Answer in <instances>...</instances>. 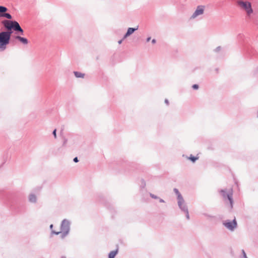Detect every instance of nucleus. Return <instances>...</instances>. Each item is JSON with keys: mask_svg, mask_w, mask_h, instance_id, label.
Returning <instances> with one entry per match:
<instances>
[{"mask_svg": "<svg viewBox=\"0 0 258 258\" xmlns=\"http://www.w3.org/2000/svg\"><path fill=\"white\" fill-rule=\"evenodd\" d=\"M257 117H258V110H257Z\"/></svg>", "mask_w": 258, "mask_h": 258, "instance_id": "nucleus-39", "label": "nucleus"}, {"mask_svg": "<svg viewBox=\"0 0 258 258\" xmlns=\"http://www.w3.org/2000/svg\"><path fill=\"white\" fill-rule=\"evenodd\" d=\"M253 75L256 77H258V67H256L254 70Z\"/></svg>", "mask_w": 258, "mask_h": 258, "instance_id": "nucleus-21", "label": "nucleus"}, {"mask_svg": "<svg viewBox=\"0 0 258 258\" xmlns=\"http://www.w3.org/2000/svg\"><path fill=\"white\" fill-rule=\"evenodd\" d=\"M74 73L75 77L78 78H83L85 76L84 74L80 72L75 71V72H74Z\"/></svg>", "mask_w": 258, "mask_h": 258, "instance_id": "nucleus-16", "label": "nucleus"}, {"mask_svg": "<svg viewBox=\"0 0 258 258\" xmlns=\"http://www.w3.org/2000/svg\"><path fill=\"white\" fill-rule=\"evenodd\" d=\"M67 142H68V139H66V138H63V143H62V146L63 147H66V145H67Z\"/></svg>", "mask_w": 258, "mask_h": 258, "instance_id": "nucleus-25", "label": "nucleus"}, {"mask_svg": "<svg viewBox=\"0 0 258 258\" xmlns=\"http://www.w3.org/2000/svg\"><path fill=\"white\" fill-rule=\"evenodd\" d=\"M73 161L75 163L78 162L79 159H78V157H75L73 159Z\"/></svg>", "mask_w": 258, "mask_h": 258, "instance_id": "nucleus-30", "label": "nucleus"}, {"mask_svg": "<svg viewBox=\"0 0 258 258\" xmlns=\"http://www.w3.org/2000/svg\"><path fill=\"white\" fill-rule=\"evenodd\" d=\"M219 192L225 201L228 200L229 202L230 208L232 209L233 205L232 189H230L228 191L227 189H221Z\"/></svg>", "mask_w": 258, "mask_h": 258, "instance_id": "nucleus-2", "label": "nucleus"}, {"mask_svg": "<svg viewBox=\"0 0 258 258\" xmlns=\"http://www.w3.org/2000/svg\"><path fill=\"white\" fill-rule=\"evenodd\" d=\"M53 224H51V225H50V226H49V228H50V229L51 230V231H52V230H52V229H53Z\"/></svg>", "mask_w": 258, "mask_h": 258, "instance_id": "nucleus-35", "label": "nucleus"}, {"mask_svg": "<svg viewBox=\"0 0 258 258\" xmlns=\"http://www.w3.org/2000/svg\"><path fill=\"white\" fill-rule=\"evenodd\" d=\"M2 24L6 30L13 29L16 34L24 35V30L21 27L19 23L14 20H4L2 21Z\"/></svg>", "mask_w": 258, "mask_h": 258, "instance_id": "nucleus-1", "label": "nucleus"}, {"mask_svg": "<svg viewBox=\"0 0 258 258\" xmlns=\"http://www.w3.org/2000/svg\"><path fill=\"white\" fill-rule=\"evenodd\" d=\"M187 158L192 163H195L199 159V157H196L191 154Z\"/></svg>", "mask_w": 258, "mask_h": 258, "instance_id": "nucleus-18", "label": "nucleus"}, {"mask_svg": "<svg viewBox=\"0 0 258 258\" xmlns=\"http://www.w3.org/2000/svg\"><path fill=\"white\" fill-rule=\"evenodd\" d=\"M14 38L15 39L18 40L20 42L24 45L27 44L28 43V40L26 38L21 37L19 35H16L14 36Z\"/></svg>", "mask_w": 258, "mask_h": 258, "instance_id": "nucleus-10", "label": "nucleus"}, {"mask_svg": "<svg viewBox=\"0 0 258 258\" xmlns=\"http://www.w3.org/2000/svg\"><path fill=\"white\" fill-rule=\"evenodd\" d=\"M242 36V35L241 34H239L238 35V37H241Z\"/></svg>", "mask_w": 258, "mask_h": 258, "instance_id": "nucleus-37", "label": "nucleus"}, {"mask_svg": "<svg viewBox=\"0 0 258 258\" xmlns=\"http://www.w3.org/2000/svg\"><path fill=\"white\" fill-rule=\"evenodd\" d=\"M150 196L152 198H153L154 199H159V198L158 197H157V196H156V195H154V194H153L152 193H150Z\"/></svg>", "mask_w": 258, "mask_h": 258, "instance_id": "nucleus-23", "label": "nucleus"}, {"mask_svg": "<svg viewBox=\"0 0 258 258\" xmlns=\"http://www.w3.org/2000/svg\"><path fill=\"white\" fill-rule=\"evenodd\" d=\"M151 40V37H149L147 38L146 39V41L147 42H149L150 40Z\"/></svg>", "mask_w": 258, "mask_h": 258, "instance_id": "nucleus-36", "label": "nucleus"}, {"mask_svg": "<svg viewBox=\"0 0 258 258\" xmlns=\"http://www.w3.org/2000/svg\"><path fill=\"white\" fill-rule=\"evenodd\" d=\"M8 11L7 8L5 6H0V14L5 13Z\"/></svg>", "mask_w": 258, "mask_h": 258, "instance_id": "nucleus-19", "label": "nucleus"}, {"mask_svg": "<svg viewBox=\"0 0 258 258\" xmlns=\"http://www.w3.org/2000/svg\"><path fill=\"white\" fill-rule=\"evenodd\" d=\"M164 102H165V103L167 105H169V101H168V99H166L165 100V101H164Z\"/></svg>", "mask_w": 258, "mask_h": 258, "instance_id": "nucleus-31", "label": "nucleus"}, {"mask_svg": "<svg viewBox=\"0 0 258 258\" xmlns=\"http://www.w3.org/2000/svg\"><path fill=\"white\" fill-rule=\"evenodd\" d=\"M156 42V40L155 39H152V44H155Z\"/></svg>", "mask_w": 258, "mask_h": 258, "instance_id": "nucleus-34", "label": "nucleus"}, {"mask_svg": "<svg viewBox=\"0 0 258 258\" xmlns=\"http://www.w3.org/2000/svg\"><path fill=\"white\" fill-rule=\"evenodd\" d=\"M61 258H66V256H62Z\"/></svg>", "mask_w": 258, "mask_h": 258, "instance_id": "nucleus-38", "label": "nucleus"}, {"mask_svg": "<svg viewBox=\"0 0 258 258\" xmlns=\"http://www.w3.org/2000/svg\"><path fill=\"white\" fill-rule=\"evenodd\" d=\"M10 39L3 31L0 32V51H4L10 43Z\"/></svg>", "mask_w": 258, "mask_h": 258, "instance_id": "nucleus-3", "label": "nucleus"}, {"mask_svg": "<svg viewBox=\"0 0 258 258\" xmlns=\"http://www.w3.org/2000/svg\"><path fill=\"white\" fill-rule=\"evenodd\" d=\"M29 202L32 203H36L37 202V197L34 194H30L28 197Z\"/></svg>", "mask_w": 258, "mask_h": 258, "instance_id": "nucleus-12", "label": "nucleus"}, {"mask_svg": "<svg viewBox=\"0 0 258 258\" xmlns=\"http://www.w3.org/2000/svg\"><path fill=\"white\" fill-rule=\"evenodd\" d=\"M173 191H174V193L176 194V195L177 196V201L183 199L182 196L180 193V192L179 191L178 189H177L176 188H174L173 189Z\"/></svg>", "mask_w": 258, "mask_h": 258, "instance_id": "nucleus-13", "label": "nucleus"}, {"mask_svg": "<svg viewBox=\"0 0 258 258\" xmlns=\"http://www.w3.org/2000/svg\"><path fill=\"white\" fill-rule=\"evenodd\" d=\"M13 31H14L13 29H11V30L3 31V32L9 37V38L11 39V35L13 33Z\"/></svg>", "mask_w": 258, "mask_h": 258, "instance_id": "nucleus-17", "label": "nucleus"}, {"mask_svg": "<svg viewBox=\"0 0 258 258\" xmlns=\"http://www.w3.org/2000/svg\"><path fill=\"white\" fill-rule=\"evenodd\" d=\"M184 213L185 214L186 218L187 220H189L190 219V217H189V213H188V210H187L186 211L184 212Z\"/></svg>", "mask_w": 258, "mask_h": 258, "instance_id": "nucleus-24", "label": "nucleus"}, {"mask_svg": "<svg viewBox=\"0 0 258 258\" xmlns=\"http://www.w3.org/2000/svg\"><path fill=\"white\" fill-rule=\"evenodd\" d=\"M205 10L204 6H198L192 15L190 17V19H194L204 14Z\"/></svg>", "mask_w": 258, "mask_h": 258, "instance_id": "nucleus-6", "label": "nucleus"}, {"mask_svg": "<svg viewBox=\"0 0 258 258\" xmlns=\"http://www.w3.org/2000/svg\"><path fill=\"white\" fill-rule=\"evenodd\" d=\"M203 215H204V216L208 218H215V217L213 215H209L208 214H207V213H204L203 214Z\"/></svg>", "mask_w": 258, "mask_h": 258, "instance_id": "nucleus-22", "label": "nucleus"}, {"mask_svg": "<svg viewBox=\"0 0 258 258\" xmlns=\"http://www.w3.org/2000/svg\"><path fill=\"white\" fill-rule=\"evenodd\" d=\"M221 47L219 46L217 47L215 49L214 51L216 52H219L221 50Z\"/></svg>", "mask_w": 258, "mask_h": 258, "instance_id": "nucleus-26", "label": "nucleus"}, {"mask_svg": "<svg viewBox=\"0 0 258 258\" xmlns=\"http://www.w3.org/2000/svg\"><path fill=\"white\" fill-rule=\"evenodd\" d=\"M118 253V248L115 250L110 251L108 254V258H114Z\"/></svg>", "mask_w": 258, "mask_h": 258, "instance_id": "nucleus-14", "label": "nucleus"}, {"mask_svg": "<svg viewBox=\"0 0 258 258\" xmlns=\"http://www.w3.org/2000/svg\"><path fill=\"white\" fill-rule=\"evenodd\" d=\"M51 234H55V235H58L59 234H61L60 237L62 239H63L69 234V232H67V231H61L56 232L54 230H52L51 231Z\"/></svg>", "mask_w": 258, "mask_h": 258, "instance_id": "nucleus-11", "label": "nucleus"}, {"mask_svg": "<svg viewBox=\"0 0 258 258\" xmlns=\"http://www.w3.org/2000/svg\"><path fill=\"white\" fill-rule=\"evenodd\" d=\"M177 204L179 208L183 212L188 210L187 206L185 203L184 199L177 201Z\"/></svg>", "mask_w": 258, "mask_h": 258, "instance_id": "nucleus-8", "label": "nucleus"}, {"mask_svg": "<svg viewBox=\"0 0 258 258\" xmlns=\"http://www.w3.org/2000/svg\"><path fill=\"white\" fill-rule=\"evenodd\" d=\"M238 5L246 11L247 15H249L253 12L251 4L249 2L240 1L238 2Z\"/></svg>", "mask_w": 258, "mask_h": 258, "instance_id": "nucleus-5", "label": "nucleus"}, {"mask_svg": "<svg viewBox=\"0 0 258 258\" xmlns=\"http://www.w3.org/2000/svg\"><path fill=\"white\" fill-rule=\"evenodd\" d=\"M0 17H5L7 19H9L8 20H10L12 19V16L10 13H3L2 14H0Z\"/></svg>", "mask_w": 258, "mask_h": 258, "instance_id": "nucleus-15", "label": "nucleus"}, {"mask_svg": "<svg viewBox=\"0 0 258 258\" xmlns=\"http://www.w3.org/2000/svg\"><path fill=\"white\" fill-rule=\"evenodd\" d=\"M141 183L140 187L141 188H144L146 185L145 180L144 179H142L141 180Z\"/></svg>", "mask_w": 258, "mask_h": 258, "instance_id": "nucleus-20", "label": "nucleus"}, {"mask_svg": "<svg viewBox=\"0 0 258 258\" xmlns=\"http://www.w3.org/2000/svg\"><path fill=\"white\" fill-rule=\"evenodd\" d=\"M199 85L198 84H194L192 86V88L193 89L197 90L199 89Z\"/></svg>", "mask_w": 258, "mask_h": 258, "instance_id": "nucleus-27", "label": "nucleus"}, {"mask_svg": "<svg viewBox=\"0 0 258 258\" xmlns=\"http://www.w3.org/2000/svg\"><path fill=\"white\" fill-rule=\"evenodd\" d=\"M158 199L159 200V202L160 203H164L165 202L164 200H163L162 199L159 198Z\"/></svg>", "mask_w": 258, "mask_h": 258, "instance_id": "nucleus-32", "label": "nucleus"}, {"mask_svg": "<svg viewBox=\"0 0 258 258\" xmlns=\"http://www.w3.org/2000/svg\"><path fill=\"white\" fill-rule=\"evenodd\" d=\"M138 26L136 28L130 27L127 29L126 32L123 36V39H125L132 34H133L136 30L138 29Z\"/></svg>", "mask_w": 258, "mask_h": 258, "instance_id": "nucleus-9", "label": "nucleus"}, {"mask_svg": "<svg viewBox=\"0 0 258 258\" xmlns=\"http://www.w3.org/2000/svg\"><path fill=\"white\" fill-rule=\"evenodd\" d=\"M123 40H124V39H123V38H122V39H121V40H119V41H118V43L119 44H121L122 43V41H123Z\"/></svg>", "mask_w": 258, "mask_h": 258, "instance_id": "nucleus-33", "label": "nucleus"}, {"mask_svg": "<svg viewBox=\"0 0 258 258\" xmlns=\"http://www.w3.org/2000/svg\"><path fill=\"white\" fill-rule=\"evenodd\" d=\"M223 225L228 230L233 231L237 227V223L236 219L234 218L232 221L229 220H226L223 222Z\"/></svg>", "mask_w": 258, "mask_h": 258, "instance_id": "nucleus-4", "label": "nucleus"}, {"mask_svg": "<svg viewBox=\"0 0 258 258\" xmlns=\"http://www.w3.org/2000/svg\"><path fill=\"white\" fill-rule=\"evenodd\" d=\"M52 135H53L55 139L57 138L56 136V130L54 129L52 132Z\"/></svg>", "mask_w": 258, "mask_h": 258, "instance_id": "nucleus-28", "label": "nucleus"}, {"mask_svg": "<svg viewBox=\"0 0 258 258\" xmlns=\"http://www.w3.org/2000/svg\"><path fill=\"white\" fill-rule=\"evenodd\" d=\"M242 254H243V257L244 258H248L246 256V254L244 251V250L243 249L242 250Z\"/></svg>", "mask_w": 258, "mask_h": 258, "instance_id": "nucleus-29", "label": "nucleus"}, {"mask_svg": "<svg viewBox=\"0 0 258 258\" xmlns=\"http://www.w3.org/2000/svg\"><path fill=\"white\" fill-rule=\"evenodd\" d=\"M71 222L67 219H63L60 224V230L61 231H67L70 232Z\"/></svg>", "mask_w": 258, "mask_h": 258, "instance_id": "nucleus-7", "label": "nucleus"}]
</instances>
